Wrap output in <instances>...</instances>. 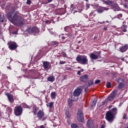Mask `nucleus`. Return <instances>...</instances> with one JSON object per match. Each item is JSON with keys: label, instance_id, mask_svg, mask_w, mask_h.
<instances>
[{"label": "nucleus", "instance_id": "1", "mask_svg": "<svg viewBox=\"0 0 128 128\" xmlns=\"http://www.w3.org/2000/svg\"><path fill=\"white\" fill-rule=\"evenodd\" d=\"M12 12L8 14V18L10 22L18 26H22L24 24V18L18 16L16 14H15L13 18H12Z\"/></svg>", "mask_w": 128, "mask_h": 128}, {"label": "nucleus", "instance_id": "2", "mask_svg": "<svg viewBox=\"0 0 128 128\" xmlns=\"http://www.w3.org/2000/svg\"><path fill=\"white\" fill-rule=\"evenodd\" d=\"M118 109L115 108H113L112 111H108L106 114V120L109 122H112L114 119V116L118 113Z\"/></svg>", "mask_w": 128, "mask_h": 128}, {"label": "nucleus", "instance_id": "3", "mask_svg": "<svg viewBox=\"0 0 128 128\" xmlns=\"http://www.w3.org/2000/svg\"><path fill=\"white\" fill-rule=\"evenodd\" d=\"M76 60L80 64H88V57L86 56H78L76 58Z\"/></svg>", "mask_w": 128, "mask_h": 128}, {"label": "nucleus", "instance_id": "4", "mask_svg": "<svg viewBox=\"0 0 128 128\" xmlns=\"http://www.w3.org/2000/svg\"><path fill=\"white\" fill-rule=\"evenodd\" d=\"M38 112V108L34 107L33 112L34 114H37V116L38 120H44V112L42 110H40Z\"/></svg>", "mask_w": 128, "mask_h": 128}, {"label": "nucleus", "instance_id": "5", "mask_svg": "<svg viewBox=\"0 0 128 128\" xmlns=\"http://www.w3.org/2000/svg\"><path fill=\"white\" fill-rule=\"evenodd\" d=\"M80 94H82V88H78L74 90V96H76V98L74 100H78V96H80Z\"/></svg>", "mask_w": 128, "mask_h": 128}, {"label": "nucleus", "instance_id": "6", "mask_svg": "<svg viewBox=\"0 0 128 128\" xmlns=\"http://www.w3.org/2000/svg\"><path fill=\"white\" fill-rule=\"evenodd\" d=\"M14 110L16 116H20V114H22V108L21 106H17L15 107Z\"/></svg>", "mask_w": 128, "mask_h": 128}, {"label": "nucleus", "instance_id": "7", "mask_svg": "<svg viewBox=\"0 0 128 128\" xmlns=\"http://www.w3.org/2000/svg\"><path fill=\"white\" fill-rule=\"evenodd\" d=\"M8 46L10 50H16V48H18V45L16 42L10 41L8 43Z\"/></svg>", "mask_w": 128, "mask_h": 128}, {"label": "nucleus", "instance_id": "8", "mask_svg": "<svg viewBox=\"0 0 128 128\" xmlns=\"http://www.w3.org/2000/svg\"><path fill=\"white\" fill-rule=\"evenodd\" d=\"M116 90H114L112 94L108 97L107 100L108 102H112L113 100H114V98L116 96Z\"/></svg>", "mask_w": 128, "mask_h": 128}, {"label": "nucleus", "instance_id": "9", "mask_svg": "<svg viewBox=\"0 0 128 128\" xmlns=\"http://www.w3.org/2000/svg\"><path fill=\"white\" fill-rule=\"evenodd\" d=\"M77 120L78 122H82L84 120V114L82 110H78L77 114Z\"/></svg>", "mask_w": 128, "mask_h": 128}, {"label": "nucleus", "instance_id": "10", "mask_svg": "<svg viewBox=\"0 0 128 128\" xmlns=\"http://www.w3.org/2000/svg\"><path fill=\"white\" fill-rule=\"evenodd\" d=\"M28 32H30V34H38V32H40V30H38V28L37 27H33L32 28H29L28 30Z\"/></svg>", "mask_w": 128, "mask_h": 128}, {"label": "nucleus", "instance_id": "11", "mask_svg": "<svg viewBox=\"0 0 128 128\" xmlns=\"http://www.w3.org/2000/svg\"><path fill=\"white\" fill-rule=\"evenodd\" d=\"M89 56L91 60H98V55L94 54V53H90Z\"/></svg>", "mask_w": 128, "mask_h": 128}, {"label": "nucleus", "instance_id": "12", "mask_svg": "<svg viewBox=\"0 0 128 128\" xmlns=\"http://www.w3.org/2000/svg\"><path fill=\"white\" fill-rule=\"evenodd\" d=\"M128 50V45L126 44L124 46H122L120 48V52H126Z\"/></svg>", "mask_w": 128, "mask_h": 128}, {"label": "nucleus", "instance_id": "13", "mask_svg": "<svg viewBox=\"0 0 128 128\" xmlns=\"http://www.w3.org/2000/svg\"><path fill=\"white\" fill-rule=\"evenodd\" d=\"M6 96H7L10 102L12 104V102H14V96H12V95L10 94V93H6Z\"/></svg>", "mask_w": 128, "mask_h": 128}, {"label": "nucleus", "instance_id": "14", "mask_svg": "<svg viewBox=\"0 0 128 128\" xmlns=\"http://www.w3.org/2000/svg\"><path fill=\"white\" fill-rule=\"evenodd\" d=\"M104 10H108V8L106 7H100L97 10L98 14H102Z\"/></svg>", "mask_w": 128, "mask_h": 128}, {"label": "nucleus", "instance_id": "15", "mask_svg": "<svg viewBox=\"0 0 128 128\" xmlns=\"http://www.w3.org/2000/svg\"><path fill=\"white\" fill-rule=\"evenodd\" d=\"M112 8L114 12H118V10H120V7H118V6L117 5V4H113L112 6Z\"/></svg>", "mask_w": 128, "mask_h": 128}, {"label": "nucleus", "instance_id": "16", "mask_svg": "<svg viewBox=\"0 0 128 128\" xmlns=\"http://www.w3.org/2000/svg\"><path fill=\"white\" fill-rule=\"evenodd\" d=\"M88 76L87 74H84V76H82L80 77V80L81 82H86V80H88Z\"/></svg>", "mask_w": 128, "mask_h": 128}, {"label": "nucleus", "instance_id": "17", "mask_svg": "<svg viewBox=\"0 0 128 128\" xmlns=\"http://www.w3.org/2000/svg\"><path fill=\"white\" fill-rule=\"evenodd\" d=\"M88 126L89 128H94V122L92 120H88L87 122Z\"/></svg>", "mask_w": 128, "mask_h": 128}, {"label": "nucleus", "instance_id": "18", "mask_svg": "<svg viewBox=\"0 0 128 128\" xmlns=\"http://www.w3.org/2000/svg\"><path fill=\"white\" fill-rule=\"evenodd\" d=\"M50 63L48 62H44L43 63V66L45 70H48V66Z\"/></svg>", "mask_w": 128, "mask_h": 128}, {"label": "nucleus", "instance_id": "19", "mask_svg": "<svg viewBox=\"0 0 128 128\" xmlns=\"http://www.w3.org/2000/svg\"><path fill=\"white\" fill-rule=\"evenodd\" d=\"M54 76H50L48 78L47 80L50 82H54Z\"/></svg>", "mask_w": 128, "mask_h": 128}, {"label": "nucleus", "instance_id": "20", "mask_svg": "<svg viewBox=\"0 0 128 128\" xmlns=\"http://www.w3.org/2000/svg\"><path fill=\"white\" fill-rule=\"evenodd\" d=\"M104 4H108V6H111L114 4V3H112V2L110 0H108L106 1H104Z\"/></svg>", "mask_w": 128, "mask_h": 128}, {"label": "nucleus", "instance_id": "21", "mask_svg": "<svg viewBox=\"0 0 128 128\" xmlns=\"http://www.w3.org/2000/svg\"><path fill=\"white\" fill-rule=\"evenodd\" d=\"M52 100H54L56 96V92H52L50 94Z\"/></svg>", "mask_w": 128, "mask_h": 128}, {"label": "nucleus", "instance_id": "22", "mask_svg": "<svg viewBox=\"0 0 128 128\" xmlns=\"http://www.w3.org/2000/svg\"><path fill=\"white\" fill-rule=\"evenodd\" d=\"M121 30L124 32H126V26L123 24L121 27Z\"/></svg>", "mask_w": 128, "mask_h": 128}, {"label": "nucleus", "instance_id": "23", "mask_svg": "<svg viewBox=\"0 0 128 128\" xmlns=\"http://www.w3.org/2000/svg\"><path fill=\"white\" fill-rule=\"evenodd\" d=\"M46 106L48 108H52V106H54V102H50L47 104Z\"/></svg>", "mask_w": 128, "mask_h": 128}, {"label": "nucleus", "instance_id": "24", "mask_svg": "<svg viewBox=\"0 0 128 128\" xmlns=\"http://www.w3.org/2000/svg\"><path fill=\"white\" fill-rule=\"evenodd\" d=\"M52 46H58V42L56 41H53L52 42Z\"/></svg>", "mask_w": 128, "mask_h": 128}, {"label": "nucleus", "instance_id": "25", "mask_svg": "<svg viewBox=\"0 0 128 128\" xmlns=\"http://www.w3.org/2000/svg\"><path fill=\"white\" fill-rule=\"evenodd\" d=\"M71 128H80L78 126H77L76 124H71Z\"/></svg>", "mask_w": 128, "mask_h": 128}, {"label": "nucleus", "instance_id": "26", "mask_svg": "<svg viewBox=\"0 0 128 128\" xmlns=\"http://www.w3.org/2000/svg\"><path fill=\"white\" fill-rule=\"evenodd\" d=\"M72 102H74V100L72 99L68 100V104L70 106H72Z\"/></svg>", "mask_w": 128, "mask_h": 128}, {"label": "nucleus", "instance_id": "27", "mask_svg": "<svg viewBox=\"0 0 128 128\" xmlns=\"http://www.w3.org/2000/svg\"><path fill=\"white\" fill-rule=\"evenodd\" d=\"M4 17L2 15H0V22H4Z\"/></svg>", "mask_w": 128, "mask_h": 128}, {"label": "nucleus", "instance_id": "28", "mask_svg": "<svg viewBox=\"0 0 128 128\" xmlns=\"http://www.w3.org/2000/svg\"><path fill=\"white\" fill-rule=\"evenodd\" d=\"M124 86V84H122V83H120L118 86V88H122Z\"/></svg>", "mask_w": 128, "mask_h": 128}, {"label": "nucleus", "instance_id": "29", "mask_svg": "<svg viewBox=\"0 0 128 128\" xmlns=\"http://www.w3.org/2000/svg\"><path fill=\"white\" fill-rule=\"evenodd\" d=\"M7 112H8V114H10V112H12V108L8 107L7 108Z\"/></svg>", "mask_w": 128, "mask_h": 128}, {"label": "nucleus", "instance_id": "30", "mask_svg": "<svg viewBox=\"0 0 128 128\" xmlns=\"http://www.w3.org/2000/svg\"><path fill=\"white\" fill-rule=\"evenodd\" d=\"M62 55L64 58H68V55L66 54V52H62Z\"/></svg>", "mask_w": 128, "mask_h": 128}, {"label": "nucleus", "instance_id": "31", "mask_svg": "<svg viewBox=\"0 0 128 128\" xmlns=\"http://www.w3.org/2000/svg\"><path fill=\"white\" fill-rule=\"evenodd\" d=\"M82 72H84V70L82 69L80 70H78L77 72V74H78V76H80V74H82Z\"/></svg>", "mask_w": 128, "mask_h": 128}, {"label": "nucleus", "instance_id": "32", "mask_svg": "<svg viewBox=\"0 0 128 128\" xmlns=\"http://www.w3.org/2000/svg\"><path fill=\"white\" fill-rule=\"evenodd\" d=\"M70 8L71 10H74V5L73 4H72Z\"/></svg>", "mask_w": 128, "mask_h": 128}, {"label": "nucleus", "instance_id": "33", "mask_svg": "<svg viewBox=\"0 0 128 128\" xmlns=\"http://www.w3.org/2000/svg\"><path fill=\"white\" fill-rule=\"evenodd\" d=\"M93 84L94 82H92V80L88 81V84L89 86H92V84Z\"/></svg>", "mask_w": 128, "mask_h": 128}, {"label": "nucleus", "instance_id": "34", "mask_svg": "<svg viewBox=\"0 0 128 128\" xmlns=\"http://www.w3.org/2000/svg\"><path fill=\"white\" fill-rule=\"evenodd\" d=\"M96 100H95L94 101H93L92 106H96Z\"/></svg>", "mask_w": 128, "mask_h": 128}, {"label": "nucleus", "instance_id": "35", "mask_svg": "<svg viewBox=\"0 0 128 128\" xmlns=\"http://www.w3.org/2000/svg\"><path fill=\"white\" fill-rule=\"evenodd\" d=\"M100 80H96L95 82V84H100Z\"/></svg>", "mask_w": 128, "mask_h": 128}, {"label": "nucleus", "instance_id": "36", "mask_svg": "<svg viewBox=\"0 0 128 128\" xmlns=\"http://www.w3.org/2000/svg\"><path fill=\"white\" fill-rule=\"evenodd\" d=\"M66 114L68 118H70V112H66Z\"/></svg>", "mask_w": 128, "mask_h": 128}, {"label": "nucleus", "instance_id": "37", "mask_svg": "<svg viewBox=\"0 0 128 128\" xmlns=\"http://www.w3.org/2000/svg\"><path fill=\"white\" fill-rule=\"evenodd\" d=\"M118 18H122V14H119L118 16Z\"/></svg>", "mask_w": 128, "mask_h": 128}, {"label": "nucleus", "instance_id": "38", "mask_svg": "<svg viewBox=\"0 0 128 128\" xmlns=\"http://www.w3.org/2000/svg\"><path fill=\"white\" fill-rule=\"evenodd\" d=\"M60 64H66V62H64V61H60Z\"/></svg>", "mask_w": 128, "mask_h": 128}, {"label": "nucleus", "instance_id": "39", "mask_svg": "<svg viewBox=\"0 0 128 128\" xmlns=\"http://www.w3.org/2000/svg\"><path fill=\"white\" fill-rule=\"evenodd\" d=\"M106 86L107 88H110V82H107Z\"/></svg>", "mask_w": 128, "mask_h": 128}, {"label": "nucleus", "instance_id": "40", "mask_svg": "<svg viewBox=\"0 0 128 128\" xmlns=\"http://www.w3.org/2000/svg\"><path fill=\"white\" fill-rule=\"evenodd\" d=\"M27 4H30V0H27Z\"/></svg>", "mask_w": 128, "mask_h": 128}, {"label": "nucleus", "instance_id": "41", "mask_svg": "<svg viewBox=\"0 0 128 128\" xmlns=\"http://www.w3.org/2000/svg\"><path fill=\"white\" fill-rule=\"evenodd\" d=\"M90 4H86V8H87V9L88 8H90Z\"/></svg>", "mask_w": 128, "mask_h": 128}, {"label": "nucleus", "instance_id": "42", "mask_svg": "<svg viewBox=\"0 0 128 128\" xmlns=\"http://www.w3.org/2000/svg\"><path fill=\"white\" fill-rule=\"evenodd\" d=\"M123 120H126V114L124 115Z\"/></svg>", "mask_w": 128, "mask_h": 128}, {"label": "nucleus", "instance_id": "43", "mask_svg": "<svg viewBox=\"0 0 128 128\" xmlns=\"http://www.w3.org/2000/svg\"><path fill=\"white\" fill-rule=\"evenodd\" d=\"M13 34H18V32L16 31H14L12 32Z\"/></svg>", "mask_w": 128, "mask_h": 128}, {"label": "nucleus", "instance_id": "44", "mask_svg": "<svg viewBox=\"0 0 128 128\" xmlns=\"http://www.w3.org/2000/svg\"><path fill=\"white\" fill-rule=\"evenodd\" d=\"M23 106H24V108H28V105H26V104H23Z\"/></svg>", "mask_w": 128, "mask_h": 128}, {"label": "nucleus", "instance_id": "45", "mask_svg": "<svg viewBox=\"0 0 128 128\" xmlns=\"http://www.w3.org/2000/svg\"><path fill=\"white\" fill-rule=\"evenodd\" d=\"M124 6L125 8H128V5H126V4H124Z\"/></svg>", "mask_w": 128, "mask_h": 128}, {"label": "nucleus", "instance_id": "46", "mask_svg": "<svg viewBox=\"0 0 128 128\" xmlns=\"http://www.w3.org/2000/svg\"><path fill=\"white\" fill-rule=\"evenodd\" d=\"M108 30V28L105 27L104 28V30Z\"/></svg>", "mask_w": 128, "mask_h": 128}, {"label": "nucleus", "instance_id": "47", "mask_svg": "<svg viewBox=\"0 0 128 128\" xmlns=\"http://www.w3.org/2000/svg\"><path fill=\"white\" fill-rule=\"evenodd\" d=\"M40 128H44V126H40Z\"/></svg>", "mask_w": 128, "mask_h": 128}, {"label": "nucleus", "instance_id": "48", "mask_svg": "<svg viewBox=\"0 0 128 128\" xmlns=\"http://www.w3.org/2000/svg\"><path fill=\"white\" fill-rule=\"evenodd\" d=\"M105 128L104 125H102L101 126V128Z\"/></svg>", "mask_w": 128, "mask_h": 128}, {"label": "nucleus", "instance_id": "49", "mask_svg": "<svg viewBox=\"0 0 128 128\" xmlns=\"http://www.w3.org/2000/svg\"><path fill=\"white\" fill-rule=\"evenodd\" d=\"M52 2V0H48V2Z\"/></svg>", "mask_w": 128, "mask_h": 128}, {"label": "nucleus", "instance_id": "50", "mask_svg": "<svg viewBox=\"0 0 128 128\" xmlns=\"http://www.w3.org/2000/svg\"><path fill=\"white\" fill-rule=\"evenodd\" d=\"M50 34H54V32L50 31Z\"/></svg>", "mask_w": 128, "mask_h": 128}, {"label": "nucleus", "instance_id": "51", "mask_svg": "<svg viewBox=\"0 0 128 128\" xmlns=\"http://www.w3.org/2000/svg\"><path fill=\"white\" fill-rule=\"evenodd\" d=\"M125 2H126V4H128V0H125Z\"/></svg>", "mask_w": 128, "mask_h": 128}, {"label": "nucleus", "instance_id": "52", "mask_svg": "<svg viewBox=\"0 0 128 128\" xmlns=\"http://www.w3.org/2000/svg\"><path fill=\"white\" fill-rule=\"evenodd\" d=\"M46 24H48V20L46 21Z\"/></svg>", "mask_w": 128, "mask_h": 128}, {"label": "nucleus", "instance_id": "53", "mask_svg": "<svg viewBox=\"0 0 128 128\" xmlns=\"http://www.w3.org/2000/svg\"><path fill=\"white\" fill-rule=\"evenodd\" d=\"M62 40H64L65 38H64V36H62Z\"/></svg>", "mask_w": 128, "mask_h": 128}, {"label": "nucleus", "instance_id": "54", "mask_svg": "<svg viewBox=\"0 0 128 128\" xmlns=\"http://www.w3.org/2000/svg\"><path fill=\"white\" fill-rule=\"evenodd\" d=\"M92 16V14H90V16Z\"/></svg>", "mask_w": 128, "mask_h": 128}, {"label": "nucleus", "instance_id": "55", "mask_svg": "<svg viewBox=\"0 0 128 128\" xmlns=\"http://www.w3.org/2000/svg\"><path fill=\"white\" fill-rule=\"evenodd\" d=\"M122 24H126V21H124V22H122Z\"/></svg>", "mask_w": 128, "mask_h": 128}, {"label": "nucleus", "instance_id": "56", "mask_svg": "<svg viewBox=\"0 0 128 128\" xmlns=\"http://www.w3.org/2000/svg\"><path fill=\"white\" fill-rule=\"evenodd\" d=\"M126 128H128V124L126 126Z\"/></svg>", "mask_w": 128, "mask_h": 128}, {"label": "nucleus", "instance_id": "57", "mask_svg": "<svg viewBox=\"0 0 128 128\" xmlns=\"http://www.w3.org/2000/svg\"><path fill=\"white\" fill-rule=\"evenodd\" d=\"M86 0V2H88V0Z\"/></svg>", "mask_w": 128, "mask_h": 128}, {"label": "nucleus", "instance_id": "58", "mask_svg": "<svg viewBox=\"0 0 128 128\" xmlns=\"http://www.w3.org/2000/svg\"><path fill=\"white\" fill-rule=\"evenodd\" d=\"M74 12H76V11H74Z\"/></svg>", "mask_w": 128, "mask_h": 128}, {"label": "nucleus", "instance_id": "59", "mask_svg": "<svg viewBox=\"0 0 128 128\" xmlns=\"http://www.w3.org/2000/svg\"><path fill=\"white\" fill-rule=\"evenodd\" d=\"M8 68H9V67H8Z\"/></svg>", "mask_w": 128, "mask_h": 128}, {"label": "nucleus", "instance_id": "60", "mask_svg": "<svg viewBox=\"0 0 128 128\" xmlns=\"http://www.w3.org/2000/svg\"><path fill=\"white\" fill-rule=\"evenodd\" d=\"M48 30H50V29H48Z\"/></svg>", "mask_w": 128, "mask_h": 128}, {"label": "nucleus", "instance_id": "61", "mask_svg": "<svg viewBox=\"0 0 128 128\" xmlns=\"http://www.w3.org/2000/svg\"><path fill=\"white\" fill-rule=\"evenodd\" d=\"M110 108H112V106H110Z\"/></svg>", "mask_w": 128, "mask_h": 128}]
</instances>
